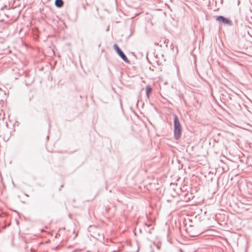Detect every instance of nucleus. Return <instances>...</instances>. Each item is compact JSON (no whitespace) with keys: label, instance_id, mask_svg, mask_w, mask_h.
Returning <instances> with one entry per match:
<instances>
[{"label":"nucleus","instance_id":"obj_1","mask_svg":"<svg viewBox=\"0 0 252 252\" xmlns=\"http://www.w3.org/2000/svg\"><path fill=\"white\" fill-rule=\"evenodd\" d=\"M182 134V126L177 115L174 118V136L176 140L180 138Z\"/></svg>","mask_w":252,"mask_h":252},{"label":"nucleus","instance_id":"obj_2","mask_svg":"<svg viewBox=\"0 0 252 252\" xmlns=\"http://www.w3.org/2000/svg\"><path fill=\"white\" fill-rule=\"evenodd\" d=\"M113 48L118 54V55L121 58V59L126 63H129L130 61L127 59L124 53L119 48V46L115 44L113 46Z\"/></svg>","mask_w":252,"mask_h":252},{"label":"nucleus","instance_id":"obj_3","mask_svg":"<svg viewBox=\"0 0 252 252\" xmlns=\"http://www.w3.org/2000/svg\"><path fill=\"white\" fill-rule=\"evenodd\" d=\"M216 20L218 21H219L220 24H223L224 25H227L228 26H231L232 24V22L231 20L221 15L218 16L217 17Z\"/></svg>","mask_w":252,"mask_h":252},{"label":"nucleus","instance_id":"obj_4","mask_svg":"<svg viewBox=\"0 0 252 252\" xmlns=\"http://www.w3.org/2000/svg\"><path fill=\"white\" fill-rule=\"evenodd\" d=\"M63 0H56L55 1V6L58 8L62 7L63 5Z\"/></svg>","mask_w":252,"mask_h":252},{"label":"nucleus","instance_id":"obj_5","mask_svg":"<svg viewBox=\"0 0 252 252\" xmlns=\"http://www.w3.org/2000/svg\"><path fill=\"white\" fill-rule=\"evenodd\" d=\"M152 89L150 85H147L146 87V95L148 97H149V94L152 92Z\"/></svg>","mask_w":252,"mask_h":252},{"label":"nucleus","instance_id":"obj_6","mask_svg":"<svg viewBox=\"0 0 252 252\" xmlns=\"http://www.w3.org/2000/svg\"><path fill=\"white\" fill-rule=\"evenodd\" d=\"M237 105L239 108H241V105H240V104L238 103Z\"/></svg>","mask_w":252,"mask_h":252},{"label":"nucleus","instance_id":"obj_7","mask_svg":"<svg viewBox=\"0 0 252 252\" xmlns=\"http://www.w3.org/2000/svg\"><path fill=\"white\" fill-rule=\"evenodd\" d=\"M151 252H154V251H151Z\"/></svg>","mask_w":252,"mask_h":252}]
</instances>
